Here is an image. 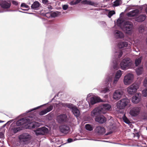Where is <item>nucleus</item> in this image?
Returning a JSON list of instances; mask_svg holds the SVG:
<instances>
[{
	"mask_svg": "<svg viewBox=\"0 0 147 147\" xmlns=\"http://www.w3.org/2000/svg\"><path fill=\"white\" fill-rule=\"evenodd\" d=\"M59 104L64 107H66L70 109L73 114L76 117H79L80 115V110L73 104L60 102H59Z\"/></svg>",
	"mask_w": 147,
	"mask_h": 147,
	"instance_id": "nucleus-2",
	"label": "nucleus"
},
{
	"mask_svg": "<svg viewBox=\"0 0 147 147\" xmlns=\"http://www.w3.org/2000/svg\"><path fill=\"white\" fill-rule=\"evenodd\" d=\"M12 4L15 5H17L18 4V2L15 1H12Z\"/></svg>",
	"mask_w": 147,
	"mask_h": 147,
	"instance_id": "nucleus-51",
	"label": "nucleus"
},
{
	"mask_svg": "<svg viewBox=\"0 0 147 147\" xmlns=\"http://www.w3.org/2000/svg\"><path fill=\"white\" fill-rule=\"evenodd\" d=\"M140 109L138 107H135L131 109L129 111V113L132 117H136L139 114Z\"/></svg>",
	"mask_w": 147,
	"mask_h": 147,
	"instance_id": "nucleus-14",
	"label": "nucleus"
},
{
	"mask_svg": "<svg viewBox=\"0 0 147 147\" xmlns=\"http://www.w3.org/2000/svg\"><path fill=\"white\" fill-rule=\"evenodd\" d=\"M21 7H24L26 8H28L29 7V6L28 5H26L25 3H21Z\"/></svg>",
	"mask_w": 147,
	"mask_h": 147,
	"instance_id": "nucleus-47",
	"label": "nucleus"
},
{
	"mask_svg": "<svg viewBox=\"0 0 147 147\" xmlns=\"http://www.w3.org/2000/svg\"><path fill=\"white\" fill-rule=\"evenodd\" d=\"M102 108V110L105 111V114L107 111L109 110L111 108V106L108 103L103 104L100 106Z\"/></svg>",
	"mask_w": 147,
	"mask_h": 147,
	"instance_id": "nucleus-22",
	"label": "nucleus"
},
{
	"mask_svg": "<svg viewBox=\"0 0 147 147\" xmlns=\"http://www.w3.org/2000/svg\"><path fill=\"white\" fill-rule=\"evenodd\" d=\"M1 7L4 9H8L10 7L11 2L9 1H2L0 3Z\"/></svg>",
	"mask_w": 147,
	"mask_h": 147,
	"instance_id": "nucleus-18",
	"label": "nucleus"
},
{
	"mask_svg": "<svg viewBox=\"0 0 147 147\" xmlns=\"http://www.w3.org/2000/svg\"><path fill=\"white\" fill-rule=\"evenodd\" d=\"M115 37L116 38H122L124 37V34L121 32L116 30L114 32Z\"/></svg>",
	"mask_w": 147,
	"mask_h": 147,
	"instance_id": "nucleus-19",
	"label": "nucleus"
},
{
	"mask_svg": "<svg viewBox=\"0 0 147 147\" xmlns=\"http://www.w3.org/2000/svg\"><path fill=\"white\" fill-rule=\"evenodd\" d=\"M53 106L51 105L47 107L46 109H45V110L47 113L48 112H49L51 111L53 109Z\"/></svg>",
	"mask_w": 147,
	"mask_h": 147,
	"instance_id": "nucleus-41",
	"label": "nucleus"
},
{
	"mask_svg": "<svg viewBox=\"0 0 147 147\" xmlns=\"http://www.w3.org/2000/svg\"><path fill=\"white\" fill-rule=\"evenodd\" d=\"M93 140L94 141H100L104 142H107V141H104V140Z\"/></svg>",
	"mask_w": 147,
	"mask_h": 147,
	"instance_id": "nucleus-56",
	"label": "nucleus"
},
{
	"mask_svg": "<svg viewBox=\"0 0 147 147\" xmlns=\"http://www.w3.org/2000/svg\"><path fill=\"white\" fill-rule=\"evenodd\" d=\"M119 78H117V77H115L114 79V80L113 82V83L114 84H116L117 83V82L118 81V80H119Z\"/></svg>",
	"mask_w": 147,
	"mask_h": 147,
	"instance_id": "nucleus-46",
	"label": "nucleus"
},
{
	"mask_svg": "<svg viewBox=\"0 0 147 147\" xmlns=\"http://www.w3.org/2000/svg\"><path fill=\"white\" fill-rule=\"evenodd\" d=\"M145 11L147 14V7H146L145 9Z\"/></svg>",
	"mask_w": 147,
	"mask_h": 147,
	"instance_id": "nucleus-59",
	"label": "nucleus"
},
{
	"mask_svg": "<svg viewBox=\"0 0 147 147\" xmlns=\"http://www.w3.org/2000/svg\"><path fill=\"white\" fill-rule=\"evenodd\" d=\"M21 130L20 127H15L12 129V130L13 133H16Z\"/></svg>",
	"mask_w": 147,
	"mask_h": 147,
	"instance_id": "nucleus-35",
	"label": "nucleus"
},
{
	"mask_svg": "<svg viewBox=\"0 0 147 147\" xmlns=\"http://www.w3.org/2000/svg\"><path fill=\"white\" fill-rule=\"evenodd\" d=\"M62 8L64 10H65L68 8V5H62Z\"/></svg>",
	"mask_w": 147,
	"mask_h": 147,
	"instance_id": "nucleus-49",
	"label": "nucleus"
},
{
	"mask_svg": "<svg viewBox=\"0 0 147 147\" xmlns=\"http://www.w3.org/2000/svg\"><path fill=\"white\" fill-rule=\"evenodd\" d=\"M146 16L145 14H141L135 18V20L138 22H142L144 21L146 19Z\"/></svg>",
	"mask_w": 147,
	"mask_h": 147,
	"instance_id": "nucleus-20",
	"label": "nucleus"
},
{
	"mask_svg": "<svg viewBox=\"0 0 147 147\" xmlns=\"http://www.w3.org/2000/svg\"><path fill=\"white\" fill-rule=\"evenodd\" d=\"M122 75L121 71V70H119L116 73L115 77L119 78Z\"/></svg>",
	"mask_w": 147,
	"mask_h": 147,
	"instance_id": "nucleus-34",
	"label": "nucleus"
},
{
	"mask_svg": "<svg viewBox=\"0 0 147 147\" xmlns=\"http://www.w3.org/2000/svg\"><path fill=\"white\" fill-rule=\"evenodd\" d=\"M129 102V100L128 99H122L117 102V107L119 109H123L128 105Z\"/></svg>",
	"mask_w": 147,
	"mask_h": 147,
	"instance_id": "nucleus-6",
	"label": "nucleus"
},
{
	"mask_svg": "<svg viewBox=\"0 0 147 147\" xmlns=\"http://www.w3.org/2000/svg\"><path fill=\"white\" fill-rule=\"evenodd\" d=\"M113 76H109L108 77L106 80V82L107 83H108L110 82H111L113 80Z\"/></svg>",
	"mask_w": 147,
	"mask_h": 147,
	"instance_id": "nucleus-39",
	"label": "nucleus"
},
{
	"mask_svg": "<svg viewBox=\"0 0 147 147\" xmlns=\"http://www.w3.org/2000/svg\"><path fill=\"white\" fill-rule=\"evenodd\" d=\"M142 59L141 58H139L138 59H136L135 60V64L136 66H137L141 63V62Z\"/></svg>",
	"mask_w": 147,
	"mask_h": 147,
	"instance_id": "nucleus-33",
	"label": "nucleus"
},
{
	"mask_svg": "<svg viewBox=\"0 0 147 147\" xmlns=\"http://www.w3.org/2000/svg\"><path fill=\"white\" fill-rule=\"evenodd\" d=\"M21 142H23L24 144H27L30 140L31 136L27 133H24L20 135L19 137Z\"/></svg>",
	"mask_w": 147,
	"mask_h": 147,
	"instance_id": "nucleus-9",
	"label": "nucleus"
},
{
	"mask_svg": "<svg viewBox=\"0 0 147 147\" xmlns=\"http://www.w3.org/2000/svg\"><path fill=\"white\" fill-rule=\"evenodd\" d=\"M123 119L124 122L125 123L127 124L130 123V121L125 115L123 116Z\"/></svg>",
	"mask_w": 147,
	"mask_h": 147,
	"instance_id": "nucleus-38",
	"label": "nucleus"
},
{
	"mask_svg": "<svg viewBox=\"0 0 147 147\" xmlns=\"http://www.w3.org/2000/svg\"><path fill=\"white\" fill-rule=\"evenodd\" d=\"M95 131L99 135H102L105 133V130L103 126H98L96 127Z\"/></svg>",
	"mask_w": 147,
	"mask_h": 147,
	"instance_id": "nucleus-17",
	"label": "nucleus"
},
{
	"mask_svg": "<svg viewBox=\"0 0 147 147\" xmlns=\"http://www.w3.org/2000/svg\"><path fill=\"white\" fill-rule=\"evenodd\" d=\"M60 131L61 133L67 134L70 131L69 126L67 125H62L59 127Z\"/></svg>",
	"mask_w": 147,
	"mask_h": 147,
	"instance_id": "nucleus-15",
	"label": "nucleus"
},
{
	"mask_svg": "<svg viewBox=\"0 0 147 147\" xmlns=\"http://www.w3.org/2000/svg\"><path fill=\"white\" fill-rule=\"evenodd\" d=\"M123 92L120 90H116L113 92V98L115 100H118L121 98L123 95Z\"/></svg>",
	"mask_w": 147,
	"mask_h": 147,
	"instance_id": "nucleus-12",
	"label": "nucleus"
},
{
	"mask_svg": "<svg viewBox=\"0 0 147 147\" xmlns=\"http://www.w3.org/2000/svg\"><path fill=\"white\" fill-rule=\"evenodd\" d=\"M0 135H3V133L2 132H0Z\"/></svg>",
	"mask_w": 147,
	"mask_h": 147,
	"instance_id": "nucleus-64",
	"label": "nucleus"
},
{
	"mask_svg": "<svg viewBox=\"0 0 147 147\" xmlns=\"http://www.w3.org/2000/svg\"><path fill=\"white\" fill-rule=\"evenodd\" d=\"M47 113V111H46V110L45 109L40 112L39 114V115L42 116L45 115Z\"/></svg>",
	"mask_w": 147,
	"mask_h": 147,
	"instance_id": "nucleus-45",
	"label": "nucleus"
},
{
	"mask_svg": "<svg viewBox=\"0 0 147 147\" xmlns=\"http://www.w3.org/2000/svg\"><path fill=\"white\" fill-rule=\"evenodd\" d=\"M112 131H109V132H108V133H106L105 135H109V134H112Z\"/></svg>",
	"mask_w": 147,
	"mask_h": 147,
	"instance_id": "nucleus-55",
	"label": "nucleus"
},
{
	"mask_svg": "<svg viewBox=\"0 0 147 147\" xmlns=\"http://www.w3.org/2000/svg\"><path fill=\"white\" fill-rule=\"evenodd\" d=\"M102 24H105L106 23H105V22H102Z\"/></svg>",
	"mask_w": 147,
	"mask_h": 147,
	"instance_id": "nucleus-63",
	"label": "nucleus"
},
{
	"mask_svg": "<svg viewBox=\"0 0 147 147\" xmlns=\"http://www.w3.org/2000/svg\"><path fill=\"white\" fill-rule=\"evenodd\" d=\"M13 120H11L10 121H8V122H7L6 123L8 125H9L12 122H13Z\"/></svg>",
	"mask_w": 147,
	"mask_h": 147,
	"instance_id": "nucleus-53",
	"label": "nucleus"
},
{
	"mask_svg": "<svg viewBox=\"0 0 147 147\" xmlns=\"http://www.w3.org/2000/svg\"><path fill=\"white\" fill-rule=\"evenodd\" d=\"M143 96L144 97L147 96V88L143 90L142 92Z\"/></svg>",
	"mask_w": 147,
	"mask_h": 147,
	"instance_id": "nucleus-44",
	"label": "nucleus"
},
{
	"mask_svg": "<svg viewBox=\"0 0 147 147\" xmlns=\"http://www.w3.org/2000/svg\"><path fill=\"white\" fill-rule=\"evenodd\" d=\"M139 87L138 84L134 83L127 88L128 93L130 95L134 94L136 93Z\"/></svg>",
	"mask_w": 147,
	"mask_h": 147,
	"instance_id": "nucleus-7",
	"label": "nucleus"
},
{
	"mask_svg": "<svg viewBox=\"0 0 147 147\" xmlns=\"http://www.w3.org/2000/svg\"><path fill=\"white\" fill-rule=\"evenodd\" d=\"M6 125H7V123H5V124L3 125V126H2V127H3H3H5L6 126Z\"/></svg>",
	"mask_w": 147,
	"mask_h": 147,
	"instance_id": "nucleus-60",
	"label": "nucleus"
},
{
	"mask_svg": "<svg viewBox=\"0 0 147 147\" xmlns=\"http://www.w3.org/2000/svg\"><path fill=\"white\" fill-rule=\"evenodd\" d=\"M42 3L44 5H47L50 3V2L48 0H41Z\"/></svg>",
	"mask_w": 147,
	"mask_h": 147,
	"instance_id": "nucleus-43",
	"label": "nucleus"
},
{
	"mask_svg": "<svg viewBox=\"0 0 147 147\" xmlns=\"http://www.w3.org/2000/svg\"><path fill=\"white\" fill-rule=\"evenodd\" d=\"M109 90L108 88H105L101 91V92L102 93H105L109 91Z\"/></svg>",
	"mask_w": 147,
	"mask_h": 147,
	"instance_id": "nucleus-42",
	"label": "nucleus"
},
{
	"mask_svg": "<svg viewBox=\"0 0 147 147\" xmlns=\"http://www.w3.org/2000/svg\"><path fill=\"white\" fill-rule=\"evenodd\" d=\"M139 11L138 9H136L130 11L127 13L128 17H132L137 16L139 14Z\"/></svg>",
	"mask_w": 147,
	"mask_h": 147,
	"instance_id": "nucleus-21",
	"label": "nucleus"
},
{
	"mask_svg": "<svg viewBox=\"0 0 147 147\" xmlns=\"http://www.w3.org/2000/svg\"><path fill=\"white\" fill-rule=\"evenodd\" d=\"M138 30L139 32L140 33H142L145 30V28L143 26L141 25L139 27Z\"/></svg>",
	"mask_w": 147,
	"mask_h": 147,
	"instance_id": "nucleus-36",
	"label": "nucleus"
},
{
	"mask_svg": "<svg viewBox=\"0 0 147 147\" xmlns=\"http://www.w3.org/2000/svg\"><path fill=\"white\" fill-rule=\"evenodd\" d=\"M134 26L133 23L129 21H125L123 25L121 27V29L125 33L131 34L133 31Z\"/></svg>",
	"mask_w": 147,
	"mask_h": 147,
	"instance_id": "nucleus-4",
	"label": "nucleus"
},
{
	"mask_svg": "<svg viewBox=\"0 0 147 147\" xmlns=\"http://www.w3.org/2000/svg\"><path fill=\"white\" fill-rule=\"evenodd\" d=\"M56 96H57V95H56L54 96V97L53 98L51 99V100H52V101H53V100H54V98H55V97ZM57 96H58V95H57Z\"/></svg>",
	"mask_w": 147,
	"mask_h": 147,
	"instance_id": "nucleus-61",
	"label": "nucleus"
},
{
	"mask_svg": "<svg viewBox=\"0 0 147 147\" xmlns=\"http://www.w3.org/2000/svg\"><path fill=\"white\" fill-rule=\"evenodd\" d=\"M32 118L31 116L21 119L16 122V124L18 126L27 125L28 128L30 129L36 128L39 126V124L37 122H31Z\"/></svg>",
	"mask_w": 147,
	"mask_h": 147,
	"instance_id": "nucleus-1",
	"label": "nucleus"
},
{
	"mask_svg": "<svg viewBox=\"0 0 147 147\" xmlns=\"http://www.w3.org/2000/svg\"><path fill=\"white\" fill-rule=\"evenodd\" d=\"M134 78L133 75L132 74H128L124 77L123 80L125 84L129 85L132 82Z\"/></svg>",
	"mask_w": 147,
	"mask_h": 147,
	"instance_id": "nucleus-13",
	"label": "nucleus"
},
{
	"mask_svg": "<svg viewBox=\"0 0 147 147\" xmlns=\"http://www.w3.org/2000/svg\"><path fill=\"white\" fill-rule=\"evenodd\" d=\"M82 3L84 4L89 5L91 6H96L98 4L90 0H84L82 1Z\"/></svg>",
	"mask_w": 147,
	"mask_h": 147,
	"instance_id": "nucleus-25",
	"label": "nucleus"
},
{
	"mask_svg": "<svg viewBox=\"0 0 147 147\" xmlns=\"http://www.w3.org/2000/svg\"><path fill=\"white\" fill-rule=\"evenodd\" d=\"M131 63L130 59L128 58L123 59L121 62L120 65L121 69L123 70L127 69L131 66Z\"/></svg>",
	"mask_w": 147,
	"mask_h": 147,
	"instance_id": "nucleus-5",
	"label": "nucleus"
},
{
	"mask_svg": "<svg viewBox=\"0 0 147 147\" xmlns=\"http://www.w3.org/2000/svg\"><path fill=\"white\" fill-rule=\"evenodd\" d=\"M128 45V43L127 42L121 41L118 43V46L119 49H122L127 47Z\"/></svg>",
	"mask_w": 147,
	"mask_h": 147,
	"instance_id": "nucleus-26",
	"label": "nucleus"
},
{
	"mask_svg": "<svg viewBox=\"0 0 147 147\" xmlns=\"http://www.w3.org/2000/svg\"><path fill=\"white\" fill-rule=\"evenodd\" d=\"M74 141L71 138H69L67 140V142L68 143Z\"/></svg>",
	"mask_w": 147,
	"mask_h": 147,
	"instance_id": "nucleus-50",
	"label": "nucleus"
},
{
	"mask_svg": "<svg viewBox=\"0 0 147 147\" xmlns=\"http://www.w3.org/2000/svg\"><path fill=\"white\" fill-rule=\"evenodd\" d=\"M48 129L45 127L38 128L35 130L34 132L37 136L44 135L48 132Z\"/></svg>",
	"mask_w": 147,
	"mask_h": 147,
	"instance_id": "nucleus-8",
	"label": "nucleus"
},
{
	"mask_svg": "<svg viewBox=\"0 0 147 147\" xmlns=\"http://www.w3.org/2000/svg\"><path fill=\"white\" fill-rule=\"evenodd\" d=\"M70 4L71 5H73L77 4V3L76 1H72L70 2Z\"/></svg>",
	"mask_w": 147,
	"mask_h": 147,
	"instance_id": "nucleus-48",
	"label": "nucleus"
},
{
	"mask_svg": "<svg viewBox=\"0 0 147 147\" xmlns=\"http://www.w3.org/2000/svg\"><path fill=\"white\" fill-rule=\"evenodd\" d=\"M143 119L144 120H147V116H144L143 117Z\"/></svg>",
	"mask_w": 147,
	"mask_h": 147,
	"instance_id": "nucleus-57",
	"label": "nucleus"
},
{
	"mask_svg": "<svg viewBox=\"0 0 147 147\" xmlns=\"http://www.w3.org/2000/svg\"><path fill=\"white\" fill-rule=\"evenodd\" d=\"M123 55V52L121 51H116L114 53V56L113 61V67L115 70H117L119 59Z\"/></svg>",
	"mask_w": 147,
	"mask_h": 147,
	"instance_id": "nucleus-3",
	"label": "nucleus"
},
{
	"mask_svg": "<svg viewBox=\"0 0 147 147\" xmlns=\"http://www.w3.org/2000/svg\"><path fill=\"white\" fill-rule=\"evenodd\" d=\"M122 3V1L121 0H116L113 2V6L114 7L118 6Z\"/></svg>",
	"mask_w": 147,
	"mask_h": 147,
	"instance_id": "nucleus-29",
	"label": "nucleus"
},
{
	"mask_svg": "<svg viewBox=\"0 0 147 147\" xmlns=\"http://www.w3.org/2000/svg\"><path fill=\"white\" fill-rule=\"evenodd\" d=\"M40 5V3L38 1H35L32 5L31 8L34 10H37L39 9Z\"/></svg>",
	"mask_w": 147,
	"mask_h": 147,
	"instance_id": "nucleus-24",
	"label": "nucleus"
},
{
	"mask_svg": "<svg viewBox=\"0 0 147 147\" xmlns=\"http://www.w3.org/2000/svg\"><path fill=\"white\" fill-rule=\"evenodd\" d=\"M143 71V67L141 65L138 67L136 69V71L138 75H140L142 73Z\"/></svg>",
	"mask_w": 147,
	"mask_h": 147,
	"instance_id": "nucleus-27",
	"label": "nucleus"
},
{
	"mask_svg": "<svg viewBox=\"0 0 147 147\" xmlns=\"http://www.w3.org/2000/svg\"><path fill=\"white\" fill-rule=\"evenodd\" d=\"M81 0H76V2L77 3V4H78V3H80Z\"/></svg>",
	"mask_w": 147,
	"mask_h": 147,
	"instance_id": "nucleus-58",
	"label": "nucleus"
},
{
	"mask_svg": "<svg viewBox=\"0 0 147 147\" xmlns=\"http://www.w3.org/2000/svg\"><path fill=\"white\" fill-rule=\"evenodd\" d=\"M144 85H147V76L146 78L144 81Z\"/></svg>",
	"mask_w": 147,
	"mask_h": 147,
	"instance_id": "nucleus-52",
	"label": "nucleus"
},
{
	"mask_svg": "<svg viewBox=\"0 0 147 147\" xmlns=\"http://www.w3.org/2000/svg\"><path fill=\"white\" fill-rule=\"evenodd\" d=\"M105 111L102 110V108L99 107L95 108L92 112L91 115L92 116H96L100 114H105Z\"/></svg>",
	"mask_w": 147,
	"mask_h": 147,
	"instance_id": "nucleus-11",
	"label": "nucleus"
},
{
	"mask_svg": "<svg viewBox=\"0 0 147 147\" xmlns=\"http://www.w3.org/2000/svg\"><path fill=\"white\" fill-rule=\"evenodd\" d=\"M140 100V98L136 96H133L131 98L132 102L134 103H138Z\"/></svg>",
	"mask_w": 147,
	"mask_h": 147,
	"instance_id": "nucleus-30",
	"label": "nucleus"
},
{
	"mask_svg": "<svg viewBox=\"0 0 147 147\" xmlns=\"http://www.w3.org/2000/svg\"><path fill=\"white\" fill-rule=\"evenodd\" d=\"M59 105V104H58L57 103H54L53 104V106H54V107H57L58 106V105Z\"/></svg>",
	"mask_w": 147,
	"mask_h": 147,
	"instance_id": "nucleus-54",
	"label": "nucleus"
},
{
	"mask_svg": "<svg viewBox=\"0 0 147 147\" xmlns=\"http://www.w3.org/2000/svg\"><path fill=\"white\" fill-rule=\"evenodd\" d=\"M102 101L101 99L99 97L94 96L90 98V103L92 105H93L97 103Z\"/></svg>",
	"mask_w": 147,
	"mask_h": 147,
	"instance_id": "nucleus-16",
	"label": "nucleus"
},
{
	"mask_svg": "<svg viewBox=\"0 0 147 147\" xmlns=\"http://www.w3.org/2000/svg\"><path fill=\"white\" fill-rule=\"evenodd\" d=\"M52 101L51 100L49 102H48L47 103L45 104H44V105H40V106H39L37 107H36L34 108L30 109L29 110L26 111V113H29L30 112H31L32 111H34V110H36V109H37L40 108L41 107L43 106L44 105H46L47 104H48L51 102Z\"/></svg>",
	"mask_w": 147,
	"mask_h": 147,
	"instance_id": "nucleus-28",
	"label": "nucleus"
},
{
	"mask_svg": "<svg viewBox=\"0 0 147 147\" xmlns=\"http://www.w3.org/2000/svg\"><path fill=\"white\" fill-rule=\"evenodd\" d=\"M56 120L58 123L62 124L67 122V116L65 114H61L57 116Z\"/></svg>",
	"mask_w": 147,
	"mask_h": 147,
	"instance_id": "nucleus-10",
	"label": "nucleus"
},
{
	"mask_svg": "<svg viewBox=\"0 0 147 147\" xmlns=\"http://www.w3.org/2000/svg\"><path fill=\"white\" fill-rule=\"evenodd\" d=\"M90 94H88L87 96V98H88L90 96Z\"/></svg>",
	"mask_w": 147,
	"mask_h": 147,
	"instance_id": "nucleus-62",
	"label": "nucleus"
},
{
	"mask_svg": "<svg viewBox=\"0 0 147 147\" xmlns=\"http://www.w3.org/2000/svg\"><path fill=\"white\" fill-rule=\"evenodd\" d=\"M115 14V12L114 10L109 11L108 13V16L109 18H111L114 14Z\"/></svg>",
	"mask_w": 147,
	"mask_h": 147,
	"instance_id": "nucleus-37",
	"label": "nucleus"
},
{
	"mask_svg": "<svg viewBox=\"0 0 147 147\" xmlns=\"http://www.w3.org/2000/svg\"><path fill=\"white\" fill-rule=\"evenodd\" d=\"M85 127L87 130L91 131L93 130V127L90 124H86L85 125Z\"/></svg>",
	"mask_w": 147,
	"mask_h": 147,
	"instance_id": "nucleus-32",
	"label": "nucleus"
},
{
	"mask_svg": "<svg viewBox=\"0 0 147 147\" xmlns=\"http://www.w3.org/2000/svg\"><path fill=\"white\" fill-rule=\"evenodd\" d=\"M95 121L101 124H103L105 123L106 121V119L104 116H101L95 119Z\"/></svg>",
	"mask_w": 147,
	"mask_h": 147,
	"instance_id": "nucleus-23",
	"label": "nucleus"
},
{
	"mask_svg": "<svg viewBox=\"0 0 147 147\" xmlns=\"http://www.w3.org/2000/svg\"><path fill=\"white\" fill-rule=\"evenodd\" d=\"M58 11L57 12H54L51 13H50V16L52 17L55 18V17L58 16Z\"/></svg>",
	"mask_w": 147,
	"mask_h": 147,
	"instance_id": "nucleus-40",
	"label": "nucleus"
},
{
	"mask_svg": "<svg viewBox=\"0 0 147 147\" xmlns=\"http://www.w3.org/2000/svg\"><path fill=\"white\" fill-rule=\"evenodd\" d=\"M124 22L123 20L119 18L117 21V25L119 26H120L121 28V27L123 26L122 25L123 24V25Z\"/></svg>",
	"mask_w": 147,
	"mask_h": 147,
	"instance_id": "nucleus-31",
	"label": "nucleus"
}]
</instances>
